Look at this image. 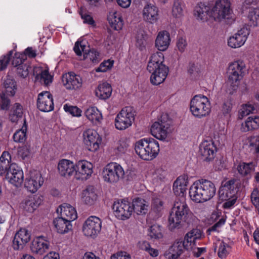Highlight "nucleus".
<instances>
[{
	"instance_id": "f257e3e1",
	"label": "nucleus",
	"mask_w": 259,
	"mask_h": 259,
	"mask_svg": "<svg viewBox=\"0 0 259 259\" xmlns=\"http://www.w3.org/2000/svg\"><path fill=\"white\" fill-rule=\"evenodd\" d=\"M196 217L190 210L185 199L178 198L175 201L168 218V226L173 230L178 228L182 222L187 224L193 223Z\"/></svg>"
},
{
	"instance_id": "f03ea898",
	"label": "nucleus",
	"mask_w": 259,
	"mask_h": 259,
	"mask_svg": "<svg viewBox=\"0 0 259 259\" xmlns=\"http://www.w3.org/2000/svg\"><path fill=\"white\" fill-rule=\"evenodd\" d=\"M217 188L212 181L201 179L195 181L190 186L189 195L191 200L197 203L211 199L216 194Z\"/></svg>"
},
{
	"instance_id": "7ed1b4c3",
	"label": "nucleus",
	"mask_w": 259,
	"mask_h": 259,
	"mask_svg": "<svg viewBox=\"0 0 259 259\" xmlns=\"http://www.w3.org/2000/svg\"><path fill=\"white\" fill-rule=\"evenodd\" d=\"M164 56L161 52H156L151 56L147 70L151 73L150 82L155 85L162 83L166 79L169 69L164 64Z\"/></svg>"
},
{
	"instance_id": "20e7f679",
	"label": "nucleus",
	"mask_w": 259,
	"mask_h": 259,
	"mask_svg": "<svg viewBox=\"0 0 259 259\" xmlns=\"http://www.w3.org/2000/svg\"><path fill=\"white\" fill-rule=\"evenodd\" d=\"M135 150L137 154L143 160H152L158 155L159 144L153 138H143L135 143Z\"/></svg>"
},
{
	"instance_id": "39448f33",
	"label": "nucleus",
	"mask_w": 259,
	"mask_h": 259,
	"mask_svg": "<svg viewBox=\"0 0 259 259\" xmlns=\"http://www.w3.org/2000/svg\"><path fill=\"white\" fill-rule=\"evenodd\" d=\"M189 109L190 113L195 118H205L211 113V102L206 96L201 94L196 95L191 99Z\"/></svg>"
},
{
	"instance_id": "423d86ee",
	"label": "nucleus",
	"mask_w": 259,
	"mask_h": 259,
	"mask_svg": "<svg viewBox=\"0 0 259 259\" xmlns=\"http://www.w3.org/2000/svg\"><path fill=\"white\" fill-rule=\"evenodd\" d=\"M246 72V65L243 61L238 60L230 63L227 71L228 82L234 88H237Z\"/></svg>"
},
{
	"instance_id": "0eeeda50",
	"label": "nucleus",
	"mask_w": 259,
	"mask_h": 259,
	"mask_svg": "<svg viewBox=\"0 0 259 259\" xmlns=\"http://www.w3.org/2000/svg\"><path fill=\"white\" fill-rule=\"evenodd\" d=\"M125 172L123 167L116 162H110L103 169L102 178L105 182L115 184L123 179Z\"/></svg>"
},
{
	"instance_id": "6e6552de",
	"label": "nucleus",
	"mask_w": 259,
	"mask_h": 259,
	"mask_svg": "<svg viewBox=\"0 0 259 259\" xmlns=\"http://www.w3.org/2000/svg\"><path fill=\"white\" fill-rule=\"evenodd\" d=\"M135 118V114L131 107H125L116 115L114 124L116 129L124 131L132 125Z\"/></svg>"
},
{
	"instance_id": "1a4fd4ad",
	"label": "nucleus",
	"mask_w": 259,
	"mask_h": 259,
	"mask_svg": "<svg viewBox=\"0 0 259 259\" xmlns=\"http://www.w3.org/2000/svg\"><path fill=\"white\" fill-rule=\"evenodd\" d=\"M102 220L95 215L87 218L82 226V232L88 238L94 239L100 233L102 229Z\"/></svg>"
},
{
	"instance_id": "9d476101",
	"label": "nucleus",
	"mask_w": 259,
	"mask_h": 259,
	"mask_svg": "<svg viewBox=\"0 0 259 259\" xmlns=\"http://www.w3.org/2000/svg\"><path fill=\"white\" fill-rule=\"evenodd\" d=\"M131 202L126 198L114 201L112 209L115 217L119 220L129 219L133 214Z\"/></svg>"
},
{
	"instance_id": "9b49d317",
	"label": "nucleus",
	"mask_w": 259,
	"mask_h": 259,
	"mask_svg": "<svg viewBox=\"0 0 259 259\" xmlns=\"http://www.w3.org/2000/svg\"><path fill=\"white\" fill-rule=\"evenodd\" d=\"M82 142L89 151L96 152L100 149L102 138L97 131L88 128L82 133Z\"/></svg>"
},
{
	"instance_id": "f8f14e48",
	"label": "nucleus",
	"mask_w": 259,
	"mask_h": 259,
	"mask_svg": "<svg viewBox=\"0 0 259 259\" xmlns=\"http://www.w3.org/2000/svg\"><path fill=\"white\" fill-rule=\"evenodd\" d=\"M89 46L85 40L79 38L75 44L73 50L77 56L83 54V59L87 61L96 63L99 60V53L96 50L92 49L88 50Z\"/></svg>"
},
{
	"instance_id": "ddd939ff",
	"label": "nucleus",
	"mask_w": 259,
	"mask_h": 259,
	"mask_svg": "<svg viewBox=\"0 0 259 259\" xmlns=\"http://www.w3.org/2000/svg\"><path fill=\"white\" fill-rule=\"evenodd\" d=\"M44 179L41 173L36 170L30 171L24 181L25 189L31 194H34L42 186Z\"/></svg>"
},
{
	"instance_id": "4468645a",
	"label": "nucleus",
	"mask_w": 259,
	"mask_h": 259,
	"mask_svg": "<svg viewBox=\"0 0 259 259\" xmlns=\"http://www.w3.org/2000/svg\"><path fill=\"white\" fill-rule=\"evenodd\" d=\"M75 165V179L83 181L92 177L94 168L92 162L86 160H79L76 162Z\"/></svg>"
},
{
	"instance_id": "2eb2a0df",
	"label": "nucleus",
	"mask_w": 259,
	"mask_h": 259,
	"mask_svg": "<svg viewBox=\"0 0 259 259\" xmlns=\"http://www.w3.org/2000/svg\"><path fill=\"white\" fill-rule=\"evenodd\" d=\"M6 179L10 183L18 188L24 181L23 170L16 163H12L6 175Z\"/></svg>"
},
{
	"instance_id": "dca6fc26",
	"label": "nucleus",
	"mask_w": 259,
	"mask_h": 259,
	"mask_svg": "<svg viewBox=\"0 0 259 259\" xmlns=\"http://www.w3.org/2000/svg\"><path fill=\"white\" fill-rule=\"evenodd\" d=\"M250 34V29L243 27L228 39V45L231 48H239L244 45Z\"/></svg>"
},
{
	"instance_id": "f3484780",
	"label": "nucleus",
	"mask_w": 259,
	"mask_h": 259,
	"mask_svg": "<svg viewBox=\"0 0 259 259\" xmlns=\"http://www.w3.org/2000/svg\"><path fill=\"white\" fill-rule=\"evenodd\" d=\"M217 151V147L212 140H204L200 144L199 152L204 161H209L213 159Z\"/></svg>"
},
{
	"instance_id": "a211bd4d",
	"label": "nucleus",
	"mask_w": 259,
	"mask_h": 259,
	"mask_svg": "<svg viewBox=\"0 0 259 259\" xmlns=\"http://www.w3.org/2000/svg\"><path fill=\"white\" fill-rule=\"evenodd\" d=\"M76 162L67 159H62L58 164V170L59 175L65 178L70 179L73 177L75 178Z\"/></svg>"
},
{
	"instance_id": "6ab92c4d",
	"label": "nucleus",
	"mask_w": 259,
	"mask_h": 259,
	"mask_svg": "<svg viewBox=\"0 0 259 259\" xmlns=\"http://www.w3.org/2000/svg\"><path fill=\"white\" fill-rule=\"evenodd\" d=\"M37 107L42 112H50L54 109L53 98L48 91H43L38 95Z\"/></svg>"
},
{
	"instance_id": "aec40b11",
	"label": "nucleus",
	"mask_w": 259,
	"mask_h": 259,
	"mask_svg": "<svg viewBox=\"0 0 259 259\" xmlns=\"http://www.w3.org/2000/svg\"><path fill=\"white\" fill-rule=\"evenodd\" d=\"M41 196L29 195L26 197L21 202L20 207L25 212L32 213L42 203Z\"/></svg>"
},
{
	"instance_id": "412c9836",
	"label": "nucleus",
	"mask_w": 259,
	"mask_h": 259,
	"mask_svg": "<svg viewBox=\"0 0 259 259\" xmlns=\"http://www.w3.org/2000/svg\"><path fill=\"white\" fill-rule=\"evenodd\" d=\"M169 125L167 123L158 120L154 122L151 126V135L156 139L164 141L168 135Z\"/></svg>"
},
{
	"instance_id": "4be33fe9",
	"label": "nucleus",
	"mask_w": 259,
	"mask_h": 259,
	"mask_svg": "<svg viewBox=\"0 0 259 259\" xmlns=\"http://www.w3.org/2000/svg\"><path fill=\"white\" fill-rule=\"evenodd\" d=\"M62 83L66 89L76 90L81 87L82 81L80 76L73 72H69L63 75Z\"/></svg>"
},
{
	"instance_id": "5701e85b",
	"label": "nucleus",
	"mask_w": 259,
	"mask_h": 259,
	"mask_svg": "<svg viewBox=\"0 0 259 259\" xmlns=\"http://www.w3.org/2000/svg\"><path fill=\"white\" fill-rule=\"evenodd\" d=\"M232 12L231 3L229 0H217L210 12L212 16L223 17L229 16Z\"/></svg>"
},
{
	"instance_id": "b1692460",
	"label": "nucleus",
	"mask_w": 259,
	"mask_h": 259,
	"mask_svg": "<svg viewBox=\"0 0 259 259\" xmlns=\"http://www.w3.org/2000/svg\"><path fill=\"white\" fill-rule=\"evenodd\" d=\"M31 233L25 228H21L15 234L13 241V247L14 250L22 249L31 239Z\"/></svg>"
},
{
	"instance_id": "393cba45",
	"label": "nucleus",
	"mask_w": 259,
	"mask_h": 259,
	"mask_svg": "<svg viewBox=\"0 0 259 259\" xmlns=\"http://www.w3.org/2000/svg\"><path fill=\"white\" fill-rule=\"evenodd\" d=\"M171 42L169 33L166 30H161L158 32L155 40V47L160 52H165L169 48Z\"/></svg>"
},
{
	"instance_id": "a878e982",
	"label": "nucleus",
	"mask_w": 259,
	"mask_h": 259,
	"mask_svg": "<svg viewBox=\"0 0 259 259\" xmlns=\"http://www.w3.org/2000/svg\"><path fill=\"white\" fill-rule=\"evenodd\" d=\"M50 245V242L46 237L38 236L32 241L30 249L33 253L42 255L49 249Z\"/></svg>"
},
{
	"instance_id": "bb28decb",
	"label": "nucleus",
	"mask_w": 259,
	"mask_h": 259,
	"mask_svg": "<svg viewBox=\"0 0 259 259\" xmlns=\"http://www.w3.org/2000/svg\"><path fill=\"white\" fill-rule=\"evenodd\" d=\"M131 202L133 213L142 216L147 213L149 208V203L147 200L141 197H137L133 199Z\"/></svg>"
},
{
	"instance_id": "cd10ccee",
	"label": "nucleus",
	"mask_w": 259,
	"mask_h": 259,
	"mask_svg": "<svg viewBox=\"0 0 259 259\" xmlns=\"http://www.w3.org/2000/svg\"><path fill=\"white\" fill-rule=\"evenodd\" d=\"M234 183V180H231L222 183L219 190L220 200H226L231 197L236 196Z\"/></svg>"
},
{
	"instance_id": "c85d7f7f",
	"label": "nucleus",
	"mask_w": 259,
	"mask_h": 259,
	"mask_svg": "<svg viewBox=\"0 0 259 259\" xmlns=\"http://www.w3.org/2000/svg\"><path fill=\"white\" fill-rule=\"evenodd\" d=\"M189 184V178L187 175H182L177 178L173 183L172 190L175 194L183 196L186 192Z\"/></svg>"
},
{
	"instance_id": "c756f323",
	"label": "nucleus",
	"mask_w": 259,
	"mask_h": 259,
	"mask_svg": "<svg viewBox=\"0 0 259 259\" xmlns=\"http://www.w3.org/2000/svg\"><path fill=\"white\" fill-rule=\"evenodd\" d=\"M202 236V232L198 229H192L188 232L185 236L184 239L182 240L185 249H191L195 245L196 241L200 239Z\"/></svg>"
},
{
	"instance_id": "7c9ffc66",
	"label": "nucleus",
	"mask_w": 259,
	"mask_h": 259,
	"mask_svg": "<svg viewBox=\"0 0 259 259\" xmlns=\"http://www.w3.org/2000/svg\"><path fill=\"white\" fill-rule=\"evenodd\" d=\"M80 197L82 203L92 205L97 201L98 196L95 188L90 186L82 191Z\"/></svg>"
},
{
	"instance_id": "2f4dec72",
	"label": "nucleus",
	"mask_w": 259,
	"mask_h": 259,
	"mask_svg": "<svg viewBox=\"0 0 259 259\" xmlns=\"http://www.w3.org/2000/svg\"><path fill=\"white\" fill-rule=\"evenodd\" d=\"M33 75L36 80L45 85H48L52 82L53 77L49 72L47 67H42L40 66H35L33 68Z\"/></svg>"
},
{
	"instance_id": "473e14b6",
	"label": "nucleus",
	"mask_w": 259,
	"mask_h": 259,
	"mask_svg": "<svg viewBox=\"0 0 259 259\" xmlns=\"http://www.w3.org/2000/svg\"><path fill=\"white\" fill-rule=\"evenodd\" d=\"M87 119L94 125L100 124L103 120L101 112L95 106H90L84 112Z\"/></svg>"
},
{
	"instance_id": "72a5a7b5",
	"label": "nucleus",
	"mask_w": 259,
	"mask_h": 259,
	"mask_svg": "<svg viewBox=\"0 0 259 259\" xmlns=\"http://www.w3.org/2000/svg\"><path fill=\"white\" fill-rule=\"evenodd\" d=\"M53 224L56 231L60 234L67 233L72 230V226L70 221L61 217L55 218Z\"/></svg>"
},
{
	"instance_id": "f704fd0d",
	"label": "nucleus",
	"mask_w": 259,
	"mask_h": 259,
	"mask_svg": "<svg viewBox=\"0 0 259 259\" xmlns=\"http://www.w3.org/2000/svg\"><path fill=\"white\" fill-rule=\"evenodd\" d=\"M60 210L61 217L72 221L76 220L77 218V213L76 209L67 203H64L61 205L57 209V212Z\"/></svg>"
},
{
	"instance_id": "c9c22d12",
	"label": "nucleus",
	"mask_w": 259,
	"mask_h": 259,
	"mask_svg": "<svg viewBox=\"0 0 259 259\" xmlns=\"http://www.w3.org/2000/svg\"><path fill=\"white\" fill-rule=\"evenodd\" d=\"M216 249L219 257L225 259L232 251V244L228 240H218L216 244Z\"/></svg>"
},
{
	"instance_id": "e433bc0d",
	"label": "nucleus",
	"mask_w": 259,
	"mask_h": 259,
	"mask_svg": "<svg viewBox=\"0 0 259 259\" xmlns=\"http://www.w3.org/2000/svg\"><path fill=\"white\" fill-rule=\"evenodd\" d=\"M112 92V89L110 83L103 82L99 84L95 90L96 96L101 100L109 98Z\"/></svg>"
},
{
	"instance_id": "4c0bfd02",
	"label": "nucleus",
	"mask_w": 259,
	"mask_h": 259,
	"mask_svg": "<svg viewBox=\"0 0 259 259\" xmlns=\"http://www.w3.org/2000/svg\"><path fill=\"white\" fill-rule=\"evenodd\" d=\"M226 215H222L221 211L219 210L214 211L210 216V220L212 221L217 222L210 228L208 229L207 231L209 232V234H210L211 232L217 231L218 228L224 225L226 222Z\"/></svg>"
},
{
	"instance_id": "58836bf2",
	"label": "nucleus",
	"mask_w": 259,
	"mask_h": 259,
	"mask_svg": "<svg viewBox=\"0 0 259 259\" xmlns=\"http://www.w3.org/2000/svg\"><path fill=\"white\" fill-rule=\"evenodd\" d=\"M185 246L182 240H177L169 248L168 252L166 255L168 259H176L182 253Z\"/></svg>"
},
{
	"instance_id": "ea45409f",
	"label": "nucleus",
	"mask_w": 259,
	"mask_h": 259,
	"mask_svg": "<svg viewBox=\"0 0 259 259\" xmlns=\"http://www.w3.org/2000/svg\"><path fill=\"white\" fill-rule=\"evenodd\" d=\"M255 165L252 162H240L237 166V170L239 174L247 179L251 178V173L254 171Z\"/></svg>"
},
{
	"instance_id": "a19ab883",
	"label": "nucleus",
	"mask_w": 259,
	"mask_h": 259,
	"mask_svg": "<svg viewBox=\"0 0 259 259\" xmlns=\"http://www.w3.org/2000/svg\"><path fill=\"white\" fill-rule=\"evenodd\" d=\"M11 161V156L9 152L4 151L0 157V175H6Z\"/></svg>"
},
{
	"instance_id": "79ce46f5",
	"label": "nucleus",
	"mask_w": 259,
	"mask_h": 259,
	"mask_svg": "<svg viewBox=\"0 0 259 259\" xmlns=\"http://www.w3.org/2000/svg\"><path fill=\"white\" fill-rule=\"evenodd\" d=\"M5 91L4 94L9 97L15 96L17 90V85L16 82L12 78L7 77L4 82Z\"/></svg>"
},
{
	"instance_id": "37998d69",
	"label": "nucleus",
	"mask_w": 259,
	"mask_h": 259,
	"mask_svg": "<svg viewBox=\"0 0 259 259\" xmlns=\"http://www.w3.org/2000/svg\"><path fill=\"white\" fill-rule=\"evenodd\" d=\"M255 108L254 106L249 102L242 104L238 111V118L242 119L244 117L253 113Z\"/></svg>"
},
{
	"instance_id": "c03bdc74",
	"label": "nucleus",
	"mask_w": 259,
	"mask_h": 259,
	"mask_svg": "<svg viewBox=\"0 0 259 259\" xmlns=\"http://www.w3.org/2000/svg\"><path fill=\"white\" fill-rule=\"evenodd\" d=\"M164 202L160 195L154 194L152 197L151 210L158 215L163 210Z\"/></svg>"
},
{
	"instance_id": "a18cd8bd",
	"label": "nucleus",
	"mask_w": 259,
	"mask_h": 259,
	"mask_svg": "<svg viewBox=\"0 0 259 259\" xmlns=\"http://www.w3.org/2000/svg\"><path fill=\"white\" fill-rule=\"evenodd\" d=\"M148 235L152 239L159 240L163 238V231L160 226L154 224L148 230Z\"/></svg>"
},
{
	"instance_id": "49530a36",
	"label": "nucleus",
	"mask_w": 259,
	"mask_h": 259,
	"mask_svg": "<svg viewBox=\"0 0 259 259\" xmlns=\"http://www.w3.org/2000/svg\"><path fill=\"white\" fill-rule=\"evenodd\" d=\"M167 172L161 167H156L151 170L150 177L153 182L158 183L164 179L166 176Z\"/></svg>"
},
{
	"instance_id": "de8ad7c7",
	"label": "nucleus",
	"mask_w": 259,
	"mask_h": 259,
	"mask_svg": "<svg viewBox=\"0 0 259 259\" xmlns=\"http://www.w3.org/2000/svg\"><path fill=\"white\" fill-rule=\"evenodd\" d=\"M211 9L202 3H200L195 6L194 10V15L196 16H212V14H211Z\"/></svg>"
},
{
	"instance_id": "09e8293b",
	"label": "nucleus",
	"mask_w": 259,
	"mask_h": 259,
	"mask_svg": "<svg viewBox=\"0 0 259 259\" xmlns=\"http://www.w3.org/2000/svg\"><path fill=\"white\" fill-rule=\"evenodd\" d=\"M27 126L25 121L20 130H18L13 135L15 142L17 143H23L26 139Z\"/></svg>"
},
{
	"instance_id": "8fccbe9b",
	"label": "nucleus",
	"mask_w": 259,
	"mask_h": 259,
	"mask_svg": "<svg viewBox=\"0 0 259 259\" xmlns=\"http://www.w3.org/2000/svg\"><path fill=\"white\" fill-rule=\"evenodd\" d=\"M114 63V61L112 59L104 60L95 69V71L96 72H106L112 68Z\"/></svg>"
},
{
	"instance_id": "3c124183",
	"label": "nucleus",
	"mask_w": 259,
	"mask_h": 259,
	"mask_svg": "<svg viewBox=\"0 0 259 259\" xmlns=\"http://www.w3.org/2000/svg\"><path fill=\"white\" fill-rule=\"evenodd\" d=\"M22 106L19 103H16L13 107L12 113L10 115V120L12 122H16L18 120L19 118L22 116Z\"/></svg>"
},
{
	"instance_id": "603ef678",
	"label": "nucleus",
	"mask_w": 259,
	"mask_h": 259,
	"mask_svg": "<svg viewBox=\"0 0 259 259\" xmlns=\"http://www.w3.org/2000/svg\"><path fill=\"white\" fill-rule=\"evenodd\" d=\"M211 20L218 23V24L224 27L231 25L235 22L234 17H210Z\"/></svg>"
},
{
	"instance_id": "864d4df0",
	"label": "nucleus",
	"mask_w": 259,
	"mask_h": 259,
	"mask_svg": "<svg viewBox=\"0 0 259 259\" xmlns=\"http://www.w3.org/2000/svg\"><path fill=\"white\" fill-rule=\"evenodd\" d=\"M110 27L115 30H120L123 25L122 17H108Z\"/></svg>"
},
{
	"instance_id": "5fc2aeb1",
	"label": "nucleus",
	"mask_w": 259,
	"mask_h": 259,
	"mask_svg": "<svg viewBox=\"0 0 259 259\" xmlns=\"http://www.w3.org/2000/svg\"><path fill=\"white\" fill-rule=\"evenodd\" d=\"M240 130L243 132H247L255 130L253 118H252V116L248 117L242 123Z\"/></svg>"
},
{
	"instance_id": "6e6d98bb",
	"label": "nucleus",
	"mask_w": 259,
	"mask_h": 259,
	"mask_svg": "<svg viewBox=\"0 0 259 259\" xmlns=\"http://www.w3.org/2000/svg\"><path fill=\"white\" fill-rule=\"evenodd\" d=\"M173 16L183 15V5L182 0H175L172 9Z\"/></svg>"
},
{
	"instance_id": "4d7b16f0",
	"label": "nucleus",
	"mask_w": 259,
	"mask_h": 259,
	"mask_svg": "<svg viewBox=\"0 0 259 259\" xmlns=\"http://www.w3.org/2000/svg\"><path fill=\"white\" fill-rule=\"evenodd\" d=\"M158 10L157 7L151 4L146 5L143 11L144 16H156L158 15Z\"/></svg>"
},
{
	"instance_id": "13d9d810",
	"label": "nucleus",
	"mask_w": 259,
	"mask_h": 259,
	"mask_svg": "<svg viewBox=\"0 0 259 259\" xmlns=\"http://www.w3.org/2000/svg\"><path fill=\"white\" fill-rule=\"evenodd\" d=\"M65 112L69 113L74 117H79L82 115V111L76 106H73L65 104L63 106Z\"/></svg>"
},
{
	"instance_id": "bf43d9fd",
	"label": "nucleus",
	"mask_w": 259,
	"mask_h": 259,
	"mask_svg": "<svg viewBox=\"0 0 259 259\" xmlns=\"http://www.w3.org/2000/svg\"><path fill=\"white\" fill-rule=\"evenodd\" d=\"M129 145L128 141L126 138H121L117 143L116 150L117 151V154L120 155L126 152Z\"/></svg>"
},
{
	"instance_id": "052dcab7",
	"label": "nucleus",
	"mask_w": 259,
	"mask_h": 259,
	"mask_svg": "<svg viewBox=\"0 0 259 259\" xmlns=\"http://www.w3.org/2000/svg\"><path fill=\"white\" fill-rule=\"evenodd\" d=\"M26 59L25 55L21 53H16L12 60V64L15 67H18L24 65L23 62Z\"/></svg>"
},
{
	"instance_id": "680f3d73",
	"label": "nucleus",
	"mask_w": 259,
	"mask_h": 259,
	"mask_svg": "<svg viewBox=\"0 0 259 259\" xmlns=\"http://www.w3.org/2000/svg\"><path fill=\"white\" fill-rule=\"evenodd\" d=\"M31 67L28 64H24L19 66L17 68V73L18 75L23 78H26L28 76Z\"/></svg>"
},
{
	"instance_id": "e2e57ef3",
	"label": "nucleus",
	"mask_w": 259,
	"mask_h": 259,
	"mask_svg": "<svg viewBox=\"0 0 259 259\" xmlns=\"http://www.w3.org/2000/svg\"><path fill=\"white\" fill-rule=\"evenodd\" d=\"M177 49L180 53L185 51L187 47V42L186 38L180 37L177 39L176 42Z\"/></svg>"
},
{
	"instance_id": "0e129e2a",
	"label": "nucleus",
	"mask_w": 259,
	"mask_h": 259,
	"mask_svg": "<svg viewBox=\"0 0 259 259\" xmlns=\"http://www.w3.org/2000/svg\"><path fill=\"white\" fill-rule=\"evenodd\" d=\"M250 197L252 203L259 212V191L257 189L253 190Z\"/></svg>"
},
{
	"instance_id": "69168bd1",
	"label": "nucleus",
	"mask_w": 259,
	"mask_h": 259,
	"mask_svg": "<svg viewBox=\"0 0 259 259\" xmlns=\"http://www.w3.org/2000/svg\"><path fill=\"white\" fill-rule=\"evenodd\" d=\"M12 54L13 51H11L8 55H5L0 58V71L3 70L7 67L10 59V56H12Z\"/></svg>"
},
{
	"instance_id": "338daca9",
	"label": "nucleus",
	"mask_w": 259,
	"mask_h": 259,
	"mask_svg": "<svg viewBox=\"0 0 259 259\" xmlns=\"http://www.w3.org/2000/svg\"><path fill=\"white\" fill-rule=\"evenodd\" d=\"M110 259H132V258L127 252L120 251L112 254L110 256Z\"/></svg>"
},
{
	"instance_id": "774afa93",
	"label": "nucleus",
	"mask_w": 259,
	"mask_h": 259,
	"mask_svg": "<svg viewBox=\"0 0 259 259\" xmlns=\"http://www.w3.org/2000/svg\"><path fill=\"white\" fill-rule=\"evenodd\" d=\"M249 146L257 154H259V135L254 137L250 140Z\"/></svg>"
}]
</instances>
